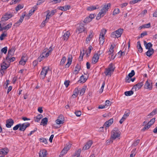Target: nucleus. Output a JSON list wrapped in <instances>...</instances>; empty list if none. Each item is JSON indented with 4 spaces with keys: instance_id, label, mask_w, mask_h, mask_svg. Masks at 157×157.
I'll return each instance as SVG.
<instances>
[{
    "instance_id": "nucleus-20",
    "label": "nucleus",
    "mask_w": 157,
    "mask_h": 157,
    "mask_svg": "<svg viewBox=\"0 0 157 157\" xmlns=\"http://www.w3.org/2000/svg\"><path fill=\"white\" fill-rule=\"evenodd\" d=\"M13 52H11V50H8L7 55L6 57V60H8L11 58L14 54Z\"/></svg>"
},
{
    "instance_id": "nucleus-48",
    "label": "nucleus",
    "mask_w": 157,
    "mask_h": 157,
    "mask_svg": "<svg viewBox=\"0 0 157 157\" xmlns=\"http://www.w3.org/2000/svg\"><path fill=\"white\" fill-rule=\"evenodd\" d=\"M150 125H149L148 124L145 125L142 129V131H144L146 129H147L150 127Z\"/></svg>"
},
{
    "instance_id": "nucleus-14",
    "label": "nucleus",
    "mask_w": 157,
    "mask_h": 157,
    "mask_svg": "<svg viewBox=\"0 0 157 157\" xmlns=\"http://www.w3.org/2000/svg\"><path fill=\"white\" fill-rule=\"evenodd\" d=\"M70 35V32L67 31L64 33V34L62 37V40H64L67 41Z\"/></svg>"
},
{
    "instance_id": "nucleus-9",
    "label": "nucleus",
    "mask_w": 157,
    "mask_h": 157,
    "mask_svg": "<svg viewBox=\"0 0 157 157\" xmlns=\"http://www.w3.org/2000/svg\"><path fill=\"white\" fill-rule=\"evenodd\" d=\"M6 122V126L8 128H11L14 124V121L12 119H7Z\"/></svg>"
},
{
    "instance_id": "nucleus-7",
    "label": "nucleus",
    "mask_w": 157,
    "mask_h": 157,
    "mask_svg": "<svg viewBox=\"0 0 157 157\" xmlns=\"http://www.w3.org/2000/svg\"><path fill=\"white\" fill-rule=\"evenodd\" d=\"M64 117L62 115H60L58 118L56 122L58 124H63L64 123Z\"/></svg>"
},
{
    "instance_id": "nucleus-25",
    "label": "nucleus",
    "mask_w": 157,
    "mask_h": 157,
    "mask_svg": "<svg viewBox=\"0 0 157 157\" xmlns=\"http://www.w3.org/2000/svg\"><path fill=\"white\" fill-rule=\"evenodd\" d=\"M87 80V78H84V76L82 75L80 77V79L78 81V82L84 83L86 82Z\"/></svg>"
},
{
    "instance_id": "nucleus-59",
    "label": "nucleus",
    "mask_w": 157,
    "mask_h": 157,
    "mask_svg": "<svg viewBox=\"0 0 157 157\" xmlns=\"http://www.w3.org/2000/svg\"><path fill=\"white\" fill-rule=\"evenodd\" d=\"M105 82H103L102 84L101 89L99 91V93H101L102 92L103 90V89H104V87L105 86Z\"/></svg>"
},
{
    "instance_id": "nucleus-32",
    "label": "nucleus",
    "mask_w": 157,
    "mask_h": 157,
    "mask_svg": "<svg viewBox=\"0 0 157 157\" xmlns=\"http://www.w3.org/2000/svg\"><path fill=\"white\" fill-rule=\"evenodd\" d=\"M133 91L131 90L126 91L124 92V94L126 96H130L133 94Z\"/></svg>"
},
{
    "instance_id": "nucleus-60",
    "label": "nucleus",
    "mask_w": 157,
    "mask_h": 157,
    "mask_svg": "<svg viewBox=\"0 0 157 157\" xmlns=\"http://www.w3.org/2000/svg\"><path fill=\"white\" fill-rule=\"evenodd\" d=\"M111 105V103H110V101L109 100H107L105 101V105L106 107L110 105Z\"/></svg>"
},
{
    "instance_id": "nucleus-53",
    "label": "nucleus",
    "mask_w": 157,
    "mask_h": 157,
    "mask_svg": "<svg viewBox=\"0 0 157 157\" xmlns=\"http://www.w3.org/2000/svg\"><path fill=\"white\" fill-rule=\"evenodd\" d=\"M151 27V25L150 23L146 24H144L142 25V27H143V28H149Z\"/></svg>"
},
{
    "instance_id": "nucleus-45",
    "label": "nucleus",
    "mask_w": 157,
    "mask_h": 157,
    "mask_svg": "<svg viewBox=\"0 0 157 157\" xmlns=\"http://www.w3.org/2000/svg\"><path fill=\"white\" fill-rule=\"evenodd\" d=\"M103 10V9H101V11L99 12L98 15L99 16H100V17H103L105 13H104Z\"/></svg>"
},
{
    "instance_id": "nucleus-58",
    "label": "nucleus",
    "mask_w": 157,
    "mask_h": 157,
    "mask_svg": "<svg viewBox=\"0 0 157 157\" xmlns=\"http://www.w3.org/2000/svg\"><path fill=\"white\" fill-rule=\"evenodd\" d=\"M130 113L129 112H128V113L125 112L122 117H124V119L125 120L126 118L129 116Z\"/></svg>"
},
{
    "instance_id": "nucleus-35",
    "label": "nucleus",
    "mask_w": 157,
    "mask_h": 157,
    "mask_svg": "<svg viewBox=\"0 0 157 157\" xmlns=\"http://www.w3.org/2000/svg\"><path fill=\"white\" fill-rule=\"evenodd\" d=\"M81 152V149H78L75 153V154L74 155L75 156H76V157H80V154Z\"/></svg>"
},
{
    "instance_id": "nucleus-19",
    "label": "nucleus",
    "mask_w": 157,
    "mask_h": 157,
    "mask_svg": "<svg viewBox=\"0 0 157 157\" xmlns=\"http://www.w3.org/2000/svg\"><path fill=\"white\" fill-rule=\"evenodd\" d=\"M9 150L7 148L2 149L0 151V154L4 155H6L9 152Z\"/></svg>"
},
{
    "instance_id": "nucleus-5",
    "label": "nucleus",
    "mask_w": 157,
    "mask_h": 157,
    "mask_svg": "<svg viewBox=\"0 0 157 157\" xmlns=\"http://www.w3.org/2000/svg\"><path fill=\"white\" fill-rule=\"evenodd\" d=\"M48 69H49V68L47 69H46V67H44L43 68L40 75V78L44 79V78L47 72Z\"/></svg>"
},
{
    "instance_id": "nucleus-10",
    "label": "nucleus",
    "mask_w": 157,
    "mask_h": 157,
    "mask_svg": "<svg viewBox=\"0 0 157 157\" xmlns=\"http://www.w3.org/2000/svg\"><path fill=\"white\" fill-rule=\"evenodd\" d=\"M2 23L0 24V32L4 30H8L11 27L12 25V23H10L5 26L2 27Z\"/></svg>"
},
{
    "instance_id": "nucleus-27",
    "label": "nucleus",
    "mask_w": 157,
    "mask_h": 157,
    "mask_svg": "<svg viewBox=\"0 0 157 157\" xmlns=\"http://www.w3.org/2000/svg\"><path fill=\"white\" fill-rule=\"evenodd\" d=\"M79 90H78V88H76L75 89L74 91V93L72 95V97H73V98H76L77 97V95L78 94V93H79Z\"/></svg>"
},
{
    "instance_id": "nucleus-40",
    "label": "nucleus",
    "mask_w": 157,
    "mask_h": 157,
    "mask_svg": "<svg viewBox=\"0 0 157 157\" xmlns=\"http://www.w3.org/2000/svg\"><path fill=\"white\" fill-rule=\"evenodd\" d=\"M155 118H152L148 123V124L150 125V126H151V125L153 124L155 122Z\"/></svg>"
},
{
    "instance_id": "nucleus-29",
    "label": "nucleus",
    "mask_w": 157,
    "mask_h": 157,
    "mask_svg": "<svg viewBox=\"0 0 157 157\" xmlns=\"http://www.w3.org/2000/svg\"><path fill=\"white\" fill-rule=\"evenodd\" d=\"M26 127L25 125V123L22 124H21V126L19 128V130L20 131H24L26 129Z\"/></svg>"
},
{
    "instance_id": "nucleus-1",
    "label": "nucleus",
    "mask_w": 157,
    "mask_h": 157,
    "mask_svg": "<svg viewBox=\"0 0 157 157\" xmlns=\"http://www.w3.org/2000/svg\"><path fill=\"white\" fill-rule=\"evenodd\" d=\"M115 67H114L112 63H110L108 66V68H106L105 69V71L104 72L106 76L109 75L110 76H111V74L113 73L114 71Z\"/></svg>"
},
{
    "instance_id": "nucleus-15",
    "label": "nucleus",
    "mask_w": 157,
    "mask_h": 157,
    "mask_svg": "<svg viewBox=\"0 0 157 157\" xmlns=\"http://www.w3.org/2000/svg\"><path fill=\"white\" fill-rule=\"evenodd\" d=\"M47 151L45 149H42L40 150L39 153L40 157H46L47 155Z\"/></svg>"
},
{
    "instance_id": "nucleus-6",
    "label": "nucleus",
    "mask_w": 157,
    "mask_h": 157,
    "mask_svg": "<svg viewBox=\"0 0 157 157\" xmlns=\"http://www.w3.org/2000/svg\"><path fill=\"white\" fill-rule=\"evenodd\" d=\"M99 52L100 51L98 52V53L95 54L93 57L92 63L93 64H95L98 62L99 59V56L101 55V53L99 54Z\"/></svg>"
},
{
    "instance_id": "nucleus-4",
    "label": "nucleus",
    "mask_w": 157,
    "mask_h": 157,
    "mask_svg": "<svg viewBox=\"0 0 157 157\" xmlns=\"http://www.w3.org/2000/svg\"><path fill=\"white\" fill-rule=\"evenodd\" d=\"M12 16L13 14L12 13H6V14L2 17L1 21H0V24L3 23V22L7 20Z\"/></svg>"
},
{
    "instance_id": "nucleus-52",
    "label": "nucleus",
    "mask_w": 157,
    "mask_h": 157,
    "mask_svg": "<svg viewBox=\"0 0 157 157\" xmlns=\"http://www.w3.org/2000/svg\"><path fill=\"white\" fill-rule=\"evenodd\" d=\"M61 2V0H51L50 2H52L53 4L58 3Z\"/></svg>"
},
{
    "instance_id": "nucleus-51",
    "label": "nucleus",
    "mask_w": 157,
    "mask_h": 157,
    "mask_svg": "<svg viewBox=\"0 0 157 157\" xmlns=\"http://www.w3.org/2000/svg\"><path fill=\"white\" fill-rule=\"evenodd\" d=\"M21 126V124H18L13 127V129L14 131H16L17 130L18 128H20Z\"/></svg>"
},
{
    "instance_id": "nucleus-54",
    "label": "nucleus",
    "mask_w": 157,
    "mask_h": 157,
    "mask_svg": "<svg viewBox=\"0 0 157 157\" xmlns=\"http://www.w3.org/2000/svg\"><path fill=\"white\" fill-rule=\"evenodd\" d=\"M84 53L83 52V53L82 54V52L81 51L80 52V56L78 58V60L79 61H82L83 59V56L84 55Z\"/></svg>"
},
{
    "instance_id": "nucleus-55",
    "label": "nucleus",
    "mask_w": 157,
    "mask_h": 157,
    "mask_svg": "<svg viewBox=\"0 0 157 157\" xmlns=\"http://www.w3.org/2000/svg\"><path fill=\"white\" fill-rule=\"evenodd\" d=\"M93 48L92 46L91 45H90L88 49H89V51H88V52L86 53V56H89L90 55V53L91 50H92V49Z\"/></svg>"
},
{
    "instance_id": "nucleus-18",
    "label": "nucleus",
    "mask_w": 157,
    "mask_h": 157,
    "mask_svg": "<svg viewBox=\"0 0 157 157\" xmlns=\"http://www.w3.org/2000/svg\"><path fill=\"white\" fill-rule=\"evenodd\" d=\"M144 43L145 48L146 49H151V48L152 46V44L151 42H149L148 43L146 42V41H144Z\"/></svg>"
},
{
    "instance_id": "nucleus-44",
    "label": "nucleus",
    "mask_w": 157,
    "mask_h": 157,
    "mask_svg": "<svg viewBox=\"0 0 157 157\" xmlns=\"http://www.w3.org/2000/svg\"><path fill=\"white\" fill-rule=\"evenodd\" d=\"M103 10V9H101V11L99 12L98 15L99 16H100V17H103L105 13H104Z\"/></svg>"
},
{
    "instance_id": "nucleus-3",
    "label": "nucleus",
    "mask_w": 157,
    "mask_h": 157,
    "mask_svg": "<svg viewBox=\"0 0 157 157\" xmlns=\"http://www.w3.org/2000/svg\"><path fill=\"white\" fill-rule=\"evenodd\" d=\"M86 31V29L84 27V24L82 23H81L78 27L76 31V32L78 33V34L85 32Z\"/></svg>"
},
{
    "instance_id": "nucleus-39",
    "label": "nucleus",
    "mask_w": 157,
    "mask_h": 157,
    "mask_svg": "<svg viewBox=\"0 0 157 157\" xmlns=\"http://www.w3.org/2000/svg\"><path fill=\"white\" fill-rule=\"evenodd\" d=\"M91 21L90 18L89 17H86L83 21V22L84 23H87L90 22Z\"/></svg>"
},
{
    "instance_id": "nucleus-42",
    "label": "nucleus",
    "mask_w": 157,
    "mask_h": 157,
    "mask_svg": "<svg viewBox=\"0 0 157 157\" xmlns=\"http://www.w3.org/2000/svg\"><path fill=\"white\" fill-rule=\"evenodd\" d=\"M23 5L19 4L15 7V10L17 11L23 8Z\"/></svg>"
},
{
    "instance_id": "nucleus-62",
    "label": "nucleus",
    "mask_w": 157,
    "mask_h": 157,
    "mask_svg": "<svg viewBox=\"0 0 157 157\" xmlns=\"http://www.w3.org/2000/svg\"><path fill=\"white\" fill-rule=\"evenodd\" d=\"M141 1L140 0H133L130 2V3L131 4H133L135 3H137Z\"/></svg>"
},
{
    "instance_id": "nucleus-30",
    "label": "nucleus",
    "mask_w": 157,
    "mask_h": 157,
    "mask_svg": "<svg viewBox=\"0 0 157 157\" xmlns=\"http://www.w3.org/2000/svg\"><path fill=\"white\" fill-rule=\"evenodd\" d=\"M6 64L4 62H3L1 66V70H6L9 67V66H6Z\"/></svg>"
},
{
    "instance_id": "nucleus-8",
    "label": "nucleus",
    "mask_w": 157,
    "mask_h": 157,
    "mask_svg": "<svg viewBox=\"0 0 157 157\" xmlns=\"http://www.w3.org/2000/svg\"><path fill=\"white\" fill-rule=\"evenodd\" d=\"M71 147V144H69L67 146L64 147V148L61 152V155H63L66 154L67 151L70 149Z\"/></svg>"
},
{
    "instance_id": "nucleus-13",
    "label": "nucleus",
    "mask_w": 157,
    "mask_h": 157,
    "mask_svg": "<svg viewBox=\"0 0 157 157\" xmlns=\"http://www.w3.org/2000/svg\"><path fill=\"white\" fill-rule=\"evenodd\" d=\"M143 85V82H141L140 83H138L136 84L134 86L132 90L135 89L136 91L137 89H139L141 88L142 86Z\"/></svg>"
},
{
    "instance_id": "nucleus-46",
    "label": "nucleus",
    "mask_w": 157,
    "mask_h": 157,
    "mask_svg": "<svg viewBox=\"0 0 157 157\" xmlns=\"http://www.w3.org/2000/svg\"><path fill=\"white\" fill-rule=\"evenodd\" d=\"M86 89V87H84L82 88L80 92V94L81 95H83Z\"/></svg>"
},
{
    "instance_id": "nucleus-50",
    "label": "nucleus",
    "mask_w": 157,
    "mask_h": 157,
    "mask_svg": "<svg viewBox=\"0 0 157 157\" xmlns=\"http://www.w3.org/2000/svg\"><path fill=\"white\" fill-rule=\"evenodd\" d=\"M40 142L44 143L45 144H47L48 143L46 139L45 138H40Z\"/></svg>"
},
{
    "instance_id": "nucleus-12",
    "label": "nucleus",
    "mask_w": 157,
    "mask_h": 157,
    "mask_svg": "<svg viewBox=\"0 0 157 157\" xmlns=\"http://www.w3.org/2000/svg\"><path fill=\"white\" fill-rule=\"evenodd\" d=\"M92 144V141L91 140L89 141L83 147L82 150H85L89 149Z\"/></svg>"
},
{
    "instance_id": "nucleus-31",
    "label": "nucleus",
    "mask_w": 157,
    "mask_h": 157,
    "mask_svg": "<svg viewBox=\"0 0 157 157\" xmlns=\"http://www.w3.org/2000/svg\"><path fill=\"white\" fill-rule=\"evenodd\" d=\"M42 115L41 114H40L39 115H37V116L34 117V118H36L35 120V121L36 122H38L40 121V119L42 118Z\"/></svg>"
},
{
    "instance_id": "nucleus-49",
    "label": "nucleus",
    "mask_w": 157,
    "mask_h": 157,
    "mask_svg": "<svg viewBox=\"0 0 157 157\" xmlns=\"http://www.w3.org/2000/svg\"><path fill=\"white\" fill-rule=\"evenodd\" d=\"M7 47H5L2 49L1 52L2 53H4L5 54H6L7 52Z\"/></svg>"
},
{
    "instance_id": "nucleus-64",
    "label": "nucleus",
    "mask_w": 157,
    "mask_h": 157,
    "mask_svg": "<svg viewBox=\"0 0 157 157\" xmlns=\"http://www.w3.org/2000/svg\"><path fill=\"white\" fill-rule=\"evenodd\" d=\"M113 139H112L111 138V137L108 140L106 141V144L108 145L111 142L112 143L113 142Z\"/></svg>"
},
{
    "instance_id": "nucleus-36",
    "label": "nucleus",
    "mask_w": 157,
    "mask_h": 157,
    "mask_svg": "<svg viewBox=\"0 0 157 157\" xmlns=\"http://www.w3.org/2000/svg\"><path fill=\"white\" fill-rule=\"evenodd\" d=\"M157 113V108L154 109L148 116H154Z\"/></svg>"
},
{
    "instance_id": "nucleus-33",
    "label": "nucleus",
    "mask_w": 157,
    "mask_h": 157,
    "mask_svg": "<svg viewBox=\"0 0 157 157\" xmlns=\"http://www.w3.org/2000/svg\"><path fill=\"white\" fill-rule=\"evenodd\" d=\"M66 60V58L65 56H63L62 59L60 63V65L63 66L65 63Z\"/></svg>"
},
{
    "instance_id": "nucleus-43",
    "label": "nucleus",
    "mask_w": 157,
    "mask_h": 157,
    "mask_svg": "<svg viewBox=\"0 0 157 157\" xmlns=\"http://www.w3.org/2000/svg\"><path fill=\"white\" fill-rule=\"evenodd\" d=\"M103 10V9H101V11L99 12L98 15L99 16H100V17H103L105 13H104Z\"/></svg>"
},
{
    "instance_id": "nucleus-63",
    "label": "nucleus",
    "mask_w": 157,
    "mask_h": 157,
    "mask_svg": "<svg viewBox=\"0 0 157 157\" xmlns=\"http://www.w3.org/2000/svg\"><path fill=\"white\" fill-rule=\"evenodd\" d=\"M115 32H116L114 31L112 33V34L111 35V36L113 38H117V35L116 33Z\"/></svg>"
},
{
    "instance_id": "nucleus-57",
    "label": "nucleus",
    "mask_w": 157,
    "mask_h": 157,
    "mask_svg": "<svg viewBox=\"0 0 157 157\" xmlns=\"http://www.w3.org/2000/svg\"><path fill=\"white\" fill-rule=\"evenodd\" d=\"M75 114L77 117H80L81 115V112L80 111H76L75 113Z\"/></svg>"
},
{
    "instance_id": "nucleus-17",
    "label": "nucleus",
    "mask_w": 157,
    "mask_h": 157,
    "mask_svg": "<svg viewBox=\"0 0 157 157\" xmlns=\"http://www.w3.org/2000/svg\"><path fill=\"white\" fill-rule=\"evenodd\" d=\"M113 118H112L107 121H106L105 123L104 126H105L106 127H109L113 123Z\"/></svg>"
},
{
    "instance_id": "nucleus-34",
    "label": "nucleus",
    "mask_w": 157,
    "mask_h": 157,
    "mask_svg": "<svg viewBox=\"0 0 157 157\" xmlns=\"http://www.w3.org/2000/svg\"><path fill=\"white\" fill-rule=\"evenodd\" d=\"M99 40L100 44H101L102 45L105 41L104 36H100Z\"/></svg>"
},
{
    "instance_id": "nucleus-2",
    "label": "nucleus",
    "mask_w": 157,
    "mask_h": 157,
    "mask_svg": "<svg viewBox=\"0 0 157 157\" xmlns=\"http://www.w3.org/2000/svg\"><path fill=\"white\" fill-rule=\"evenodd\" d=\"M52 51V48L51 47H50L48 49V51L46 53V54H45L44 53H42L40 55V56L37 59L38 60L39 62H40L43 60V58L45 57V56L46 57H48L49 55V53Z\"/></svg>"
},
{
    "instance_id": "nucleus-47",
    "label": "nucleus",
    "mask_w": 157,
    "mask_h": 157,
    "mask_svg": "<svg viewBox=\"0 0 157 157\" xmlns=\"http://www.w3.org/2000/svg\"><path fill=\"white\" fill-rule=\"evenodd\" d=\"M135 73L134 71L133 70H132L131 71V72L128 74V76L130 78H131L135 75Z\"/></svg>"
},
{
    "instance_id": "nucleus-21",
    "label": "nucleus",
    "mask_w": 157,
    "mask_h": 157,
    "mask_svg": "<svg viewBox=\"0 0 157 157\" xmlns=\"http://www.w3.org/2000/svg\"><path fill=\"white\" fill-rule=\"evenodd\" d=\"M123 29H119L117 30L116 32L117 35V38H118L121 36V35L123 33Z\"/></svg>"
},
{
    "instance_id": "nucleus-37",
    "label": "nucleus",
    "mask_w": 157,
    "mask_h": 157,
    "mask_svg": "<svg viewBox=\"0 0 157 157\" xmlns=\"http://www.w3.org/2000/svg\"><path fill=\"white\" fill-rule=\"evenodd\" d=\"M97 9L96 6H91L88 7L87 8V10H88L92 11L93 10H95Z\"/></svg>"
},
{
    "instance_id": "nucleus-38",
    "label": "nucleus",
    "mask_w": 157,
    "mask_h": 157,
    "mask_svg": "<svg viewBox=\"0 0 157 157\" xmlns=\"http://www.w3.org/2000/svg\"><path fill=\"white\" fill-rule=\"evenodd\" d=\"M107 31L105 29H102L101 30V32L100 33V36H104V35Z\"/></svg>"
},
{
    "instance_id": "nucleus-23",
    "label": "nucleus",
    "mask_w": 157,
    "mask_h": 157,
    "mask_svg": "<svg viewBox=\"0 0 157 157\" xmlns=\"http://www.w3.org/2000/svg\"><path fill=\"white\" fill-rule=\"evenodd\" d=\"M68 61L67 64L65 65V68H68L70 66V65L71 64L72 61V57L71 56V57H68L67 58Z\"/></svg>"
},
{
    "instance_id": "nucleus-22",
    "label": "nucleus",
    "mask_w": 157,
    "mask_h": 157,
    "mask_svg": "<svg viewBox=\"0 0 157 157\" xmlns=\"http://www.w3.org/2000/svg\"><path fill=\"white\" fill-rule=\"evenodd\" d=\"M148 50L146 53V55L149 57L151 56L153 54L154 52V49L151 48L150 49H148Z\"/></svg>"
},
{
    "instance_id": "nucleus-41",
    "label": "nucleus",
    "mask_w": 157,
    "mask_h": 157,
    "mask_svg": "<svg viewBox=\"0 0 157 157\" xmlns=\"http://www.w3.org/2000/svg\"><path fill=\"white\" fill-rule=\"evenodd\" d=\"M120 12V10L119 9H115L113 11V15H115L118 14Z\"/></svg>"
},
{
    "instance_id": "nucleus-11",
    "label": "nucleus",
    "mask_w": 157,
    "mask_h": 157,
    "mask_svg": "<svg viewBox=\"0 0 157 157\" xmlns=\"http://www.w3.org/2000/svg\"><path fill=\"white\" fill-rule=\"evenodd\" d=\"M144 88L145 89H149L150 90H152V85L151 82L150 83L147 80L146 81L144 86Z\"/></svg>"
},
{
    "instance_id": "nucleus-61",
    "label": "nucleus",
    "mask_w": 157,
    "mask_h": 157,
    "mask_svg": "<svg viewBox=\"0 0 157 157\" xmlns=\"http://www.w3.org/2000/svg\"><path fill=\"white\" fill-rule=\"evenodd\" d=\"M113 48L114 47L112 45H111L109 52H110V53H112L114 51Z\"/></svg>"
},
{
    "instance_id": "nucleus-16",
    "label": "nucleus",
    "mask_w": 157,
    "mask_h": 157,
    "mask_svg": "<svg viewBox=\"0 0 157 157\" xmlns=\"http://www.w3.org/2000/svg\"><path fill=\"white\" fill-rule=\"evenodd\" d=\"M120 134L118 132H112L111 135V138L113 140H115L117 138H118L120 136Z\"/></svg>"
},
{
    "instance_id": "nucleus-28",
    "label": "nucleus",
    "mask_w": 157,
    "mask_h": 157,
    "mask_svg": "<svg viewBox=\"0 0 157 157\" xmlns=\"http://www.w3.org/2000/svg\"><path fill=\"white\" fill-rule=\"evenodd\" d=\"M48 121V119L47 117L43 118L41 121V125H43L44 126L47 124Z\"/></svg>"
},
{
    "instance_id": "nucleus-26",
    "label": "nucleus",
    "mask_w": 157,
    "mask_h": 157,
    "mask_svg": "<svg viewBox=\"0 0 157 157\" xmlns=\"http://www.w3.org/2000/svg\"><path fill=\"white\" fill-rule=\"evenodd\" d=\"M137 47L138 49V50L141 53L142 52L143 50L141 47L140 43V41H139L137 42Z\"/></svg>"
},
{
    "instance_id": "nucleus-56",
    "label": "nucleus",
    "mask_w": 157,
    "mask_h": 157,
    "mask_svg": "<svg viewBox=\"0 0 157 157\" xmlns=\"http://www.w3.org/2000/svg\"><path fill=\"white\" fill-rule=\"evenodd\" d=\"M7 34H4V33H2L0 36V39L1 40H4V37L6 36Z\"/></svg>"
},
{
    "instance_id": "nucleus-24",
    "label": "nucleus",
    "mask_w": 157,
    "mask_h": 157,
    "mask_svg": "<svg viewBox=\"0 0 157 157\" xmlns=\"http://www.w3.org/2000/svg\"><path fill=\"white\" fill-rule=\"evenodd\" d=\"M110 3H108L106 5H105L101 9H103V11L105 13L106 12L108 11L109 8L110 7Z\"/></svg>"
}]
</instances>
